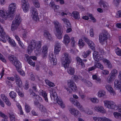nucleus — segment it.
Returning a JSON list of instances; mask_svg holds the SVG:
<instances>
[{
  "mask_svg": "<svg viewBox=\"0 0 121 121\" xmlns=\"http://www.w3.org/2000/svg\"><path fill=\"white\" fill-rule=\"evenodd\" d=\"M24 58L25 60L27 61L28 63L30 65L33 67L35 66V63L32 61L30 59V57L28 55L26 54H25V57Z\"/></svg>",
  "mask_w": 121,
  "mask_h": 121,
  "instance_id": "nucleus-15",
  "label": "nucleus"
},
{
  "mask_svg": "<svg viewBox=\"0 0 121 121\" xmlns=\"http://www.w3.org/2000/svg\"><path fill=\"white\" fill-rule=\"evenodd\" d=\"M117 109L116 110H118V111L121 113V104H119L117 106H116Z\"/></svg>",
  "mask_w": 121,
  "mask_h": 121,
  "instance_id": "nucleus-56",
  "label": "nucleus"
},
{
  "mask_svg": "<svg viewBox=\"0 0 121 121\" xmlns=\"http://www.w3.org/2000/svg\"><path fill=\"white\" fill-rule=\"evenodd\" d=\"M82 81L85 83L86 85L88 86H92V84L91 83L88 81L83 79L82 80Z\"/></svg>",
  "mask_w": 121,
  "mask_h": 121,
  "instance_id": "nucleus-39",
  "label": "nucleus"
},
{
  "mask_svg": "<svg viewBox=\"0 0 121 121\" xmlns=\"http://www.w3.org/2000/svg\"><path fill=\"white\" fill-rule=\"evenodd\" d=\"M94 119L95 121H102V118H97L96 117H94Z\"/></svg>",
  "mask_w": 121,
  "mask_h": 121,
  "instance_id": "nucleus-62",
  "label": "nucleus"
},
{
  "mask_svg": "<svg viewBox=\"0 0 121 121\" xmlns=\"http://www.w3.org/2000/svg\"><path fill=\"white\" fill-rule=\"evenodd\" d=\"M49 59L51 62H53L54 65H56L57 64V60L54 57L55 56H54L52 52H50L49 55Z\"/></svg>",
  "mask_w": 121,
  "mask_h": 121,
  "instance_id": "nucleus-19",
  "label": "nucleus"
},
{
  "mask_svg": "<svg viewBox=\"0 0 121 121\" xmlns=\"http://www.w3.org/2000/svg\"><path fill=\"white\" fill-rule=\"evenodd\" d=\"M116 17L117 18L121 17V11H119L117 13Z\"/></svg>",
  "mask_w": 121,
  "mask_h": 121,
  "instance_id": "nucleus-59",
  "label": "nucleus"
},
{
  "mask_svg": "<svg viewBox=\"0 0 121 121\" xmlns=\"http://www.w3.org/2000/svg\"><path fill=\"white\" fill-rule=\"evenodd\" d=\"M50 94V97L54 101H56L57 102L60 106L63 108L65 107V106L63 104V102L60 97L58 98L57 96V94L56 91L54 89H51L49 90V92Z\"/></svg>",
  "mask_w": 121,
  "mask_h": 121,
  "instance_id": "nucleus-3",
  "label": "nucleus"
},
{
  "mask_svg": "<svg viewBox=\"0 0 121 121\" xmlns=\"http://www.w3.org/2000/svg\"><path fill=\"white\" fill-rule=\"evenodd\" d=\"M98 55H99L97 52L94 51L93 54V58L97 62L99 61V60L98 59V58L99 57Z\"/></svg>",
  "mask_w": 121,
  "mask_h": 121,
  "instance_id": "nucleus-31",
  "label": "nucleus"
},
{
  "mask_svg": "<svg viewBox=\"0 0 121 121\" xmlns=\"http://www.w3.org/2000/svg\"><path fill=\"white\" fill-rule=\"evenodd\" d=\"M26 82L24 86V88L26 90H27L29 88V85L28 81L26 80Z\"/></svg>",
  "mask_w": 121,
  "mask_h": 121,
  "instance_id": "nucleus-58",
  "label": "nucleus"
},
{
  "mask_svg": "<svg viewBox=\"0 0 121 121\" xmlns=\"http://www.w3.org/2000/svg\"><path fill=\"white\" fill-rule=\"evenodd\" d=\"M35 6L37 8H39L40 7V4L38 0H32Z\"/></svg>",
  "mask_w": 121,
  "mask_h": 121,
  "instance_id": "nucleus-40",
  "label": "nucleus"
},
{
  "mask_svg": "<svg viewBox=\"0 0 121 121\" xmlns=\"http://www.w3.org/2000/svg\"><path fill=\"white\" fill-rule=\"evenodd\" d=\"M90 100L93 103H97L99 102V100L97 98H91Z\"/></svg>",
  "mask_w": 121,
  "mask_h": 121,
  "instance_id": "nucleus-43",
  "label": "nucleus"
},
{
  "mask_svg": "<svg viewBox=\"0 0 121 121\" xmlns=\"http://www.w3.org/2000/svg\"><path fill=\"white\" fill-rule=\"evenodd\" d=\"M68 85L73 91H75L77 90V88L75 84L72 80H70L68 82Z\"/></svg>",
  "mask_w": 121,
  "mask_h": 121,
  "instance_id": "nucleus-13",
  "label": "nucleus"
},
{
  "mask_svg": "<svg viewBox=\"0 0 121 121\" xmlns=\"http://www.w3.org/2000/svg\"><path fill=\"white\" fill-rule=\"evenodd\" d=\"M9 13H10L12 15L14 16V10L16 9V4L14 3H13L11 4L9 6Z\"/></svg>",
  "mask_w": 121,
  "mask_h": 121,
  "instance_id": "nucleus-14",
  "label": "nucleus"
},
{
  "mask_svg": "<svg viewBox=\"0 0 121 121\" xmlns=\"http://www.w3.org/2000/svg\"><path fill=\"white\" fill-rule=\"evenodd\" d=\"M38 108L41 111L42 114H45L47 112V110L41 104H39Z\"/></svg>",
  "mask_w": 121,
  "mask_h": 121,
  "instance_id": "nucleus-22",
  "label": "nucleus"
},
{
  "mask_svg": "<svg viewBox=\"0 0 121 121\" xmlns=\"http://www.w3.org/2000/svg\"><path fill=\"white\" fill-rule=\"evenodd\" d=\"M10 97L12 99H15L16 96V94L13 91H11L9 94Z\"/></svg>",
  "mask_w": 121,
  "mask_h": 121,
  "instance_id": "nucleus-38",
  "label": "nucleus"
},
{
  "mask_svg": "<svg viewBox=\"0 0 121 121\" xmlns=\"http://www.w3.org/2000/svg\"><path fill=\"white\" fill-rule=\"evenodd\" d=\"M69 100L72 104L76 106L81 111H84V109L82 106L77 100L73 98H70Z\"/></svg>",
  "mask_w": 121,
  "mask_h": 121,
  "instance_id": "nucleus-11",
  "label": "nucleus"
},
{
  "mask_svg": "<svg viewBox=\"0 0 121 121\" xmlns=\"http://www.w3.org/2000/svg\"><path fill=\"white\" fill-rule=\"evenodd\" d=\"M9 42L12 46L13 47H15L16 46V44L14 40L10 39L9 40Z\"/></svg>",
  "mask_w": 121,
  "mask_h": 121,
  "instance_id": "nucleus-48",
  "label": "nucleus"
},
{
  "mask_svg": "<svg viewBox=\"0 0 121 121\" xmlns=\"http://www.w3.org/2000/svg\"><path fill=\"white\" fill-rule=\"evenodd\" d=\"M17 70L22 75L24 76L25 75V73L24 71L22 70L21 69H17Z\"/></svg>",
  "mask_w": 121,
  "mask_h": 121,
  "instance_id": "nucleus-51",
  "label": "nucleus"
},
{
  "mask_svg": "<svg viewBox=\"0 0 121 121\" xmlns=\"http://www.w3.org/2000/svg\"><path fill=\"white\" fill-rule=\"evenodd\" d=\"M29 91L30 93V95H32V96L33 98L36 99H38L39 100L42 99L41 98L39 95L36 94L31 89H29Z\"/></svg>",
  "mask_w": 121,
  "mask_h": 121,
  "instance_id": "nucleus-21",
  "label": "nucleus"
},
{
  "mask_svg": "<svg viewBox=\"0 0 121 121\" xmlns=\"http://www.w3.org/2000/svg\"><path fill=\"white\" fill-rule=\"evenodd\" d=\"M8 58L11 62L15 66L16 69L21 68V63L16 57L13 55H11L9 56Z\"/></svg>",
  "mask_w": 121,
  "mask_h": 121,
  "instance_id": "nucleus-6",
  "label": "nucleus"
},
{
  "mask_svg": "<svg viewBox=\"0 0 121 121\" xmlns=\"http://www.w3.org/2000/svg\"><path fill=\"white\" fill-rule=\"evenodd\" d=\"M61 48L57 47H55L54 52L55 54H57L60 51Z\"/></svg>",
  "mask_w": 121,
  "mask_h": 121,
  "instance_id": "nucleus-47",
  "label": "nucleus"
},
{
  "mask_svg": "<svg viewBox=\"0 0 121 121\" xmlns=\"http://www.w3.org/2000/svg\"><path fill=\"white\" fill-rule=\"evenodd\" d=\"M84 39L88 44V45L92 50H94L95 49V45L94 43L92 41L90 40L86 37H84Z\"/></svg>",
  "mask_w": 121,
  "mask_h": 121,
  "instance_id": "nucleus-18",
  "label": "nucleus"
},
{
  "mask_svg": "<svg viewBox=\"0 0 121 121\" xmlns=\"http://www.w3.org/2000/svg\"><path fill=\"white\" fill-rule=\"evenodd\" d=\"M99 3L100 6L102 5L103 7L106 9L108 7V3L106 2L103 0H100L99 2Z\"/></svg>",
  "mask_w": 121,
  "mask_h": 121,
  "instance_id": "nucleus-27",
  "label": "nucleus"
},
{
  "mask_svg": "<svg viewBox=\"0 0 121 121\" xmlns=\"http://www.w3.org/2000/svg\"><path fill=\"white\" fill-rule=\"evenodd\" d=\"M56 29V32L55 35L59 39L62 38V31L61 30L60 26L59 23L57 21H55L53 22Z\"/></svg>",
  "mask_w": 121,
  "mask_h": 121,
  "instance_id": "nucleus-4",
  "label": "nucleus"
},
{
  "mask_svg": "<svg viewBox=\"0 0 121 121\" xmlns=\"http://www.w3.org/2000/svg\"><path fill=\"white\" fill-rule=\"evenodd\" d=\"M105 87L108 91H110L112 95L115 96L116 95L115 93L113 90L112 88L111 85L108 84L107 85L105 86Z\"/></svg>",
  "mask_w": 121,
  "mask_h": 121,
  "instance_id": "nucleus-23",
  "label": "nucleus"
},
{
  "mask_svg": "<svg viewBox=\"0 0 121 121\" xmlns=\"http://www.w3.org/2000/svg\"><path fill=\"white\" fill-rule=\"evenodd\" d=\"M94 64L96 68H97L101 70H103L104 69L103 66L101 63H99L95 62Z\"/></svg>",
  "mask_w": 121,
  "mask_h": 121,
  "instance_id": "nucleus-34",
  "label": "nucleus"
},
{
  "mask_svg": "<svg viewBox=\"0 0 121 121\" xmlns=\"http://www.w3.org/2000/svg\"><path fill=\"white\" fill-rule=\"evenodd\" d=\"M71 16L75 19H78L80 18L79 14V13L77 11L73 12H72Z\"/></svg>",
  "mask_w": 121,
  "mask_h": 121,
  "instance_id": "nucleus-30",
  "label": "nucleus"
},
{
  "mask_svg": "<svg viewBox=\"0 0 121 121\" xmlns=\"http://www.w3.org/2000/svg\"><path fill=\"white\" fill-rule=\"evenodd\" d=\"M48 49V46L46 45H44L42 47V56L43 58H45L47 56Z\"/></svg>",
  "mask_w": 121,
  "mask_h": 121,
  "instance_id": "nucleus-16",
  "label": "nucleus"
},
{
  "mask_svg": "<svg viewBox=\"0 0 121 121\" xmlns=\"http://www.w3.org/2000/svg\"><path fill=\"white\" fill-rule=\"evenodd\" d=\"M42 95L44 98L45 100L47 102H48V100L47 98V94L45 92H43L42 93Z\"/></svg>",
  "mask_w": 121,
  "mask_h": 121,
  "instance_id": "nucleus-42",
  "label": "nucleus"
},
{
  "mask_svg": "<svg viewBox=\"0 0 121 121\" xmlns=\"http://www.w3.org/2000/svg\"><path fill=\"white\" fill-rule=\"evenodd\" d=\"M108 33L106 30H104L101 33L99 36V42L101 43H103L106 41L108 39Z\"/></svg>",
  "mask_w": 121,
  "mask_h": 121,
  "instance_id": "nucleus-7",
  "label": "nucleus"
},
{
  "mask_svg": "<svg viewBox=\"0 0 121 121\" xmlns=\"http://www.w3.org/2000/svg\"><path fill=\"white\" fill-rule=\"evenodd\" d=\"M105 92L103 90H99L98 93V96L100 97L105 95Z\"/></svg>",
  "mask_w": 121,
  "mask_h": 121,
  "instance_id": "nucleus-37",
  "label": "nucleus"
},
{
  "mask_svg": "<svg viewBox=\"0 0 121 121\" xmlns=\"http://www.w3.org/2000/svg\"><path fill=\"white\" fill-rule=\"evenodd\" d=\"M31 16L33 19L36 22L39 21V18L36 9L32 8L30 10Z\"/></svg>",
  "mask_w": 121,
  "mask_h": 121,
  "instance_id": "nucleus-9",
  "label": "nucleus"
},
{
  "mask_svg": "<svg viewBox=\"0 0 121 121\" xmlns=\"http://www.w3.org/2000/svg\"><path fill=\"white\" fill-rule=\"evenodd\" d=\"M103 61L104 63H106V65H107V67L108 68H111L112 67V66L110 61L106 59H104L103 60Z\"/></svg>",
  "mask_w": 121,
  "mask_h": 121,
  "instance_id": "nucleus-35",
  "label": "nucleus"
},
{
  "mask_svg": "<svg viewBox=\"0 0 121 121\" xmlns=\"http://www.w3.org/2000/svg\"><path fill=\"white\" fill-rule=\"evenodd\" d=\"M104 102L105 106L107 108L113 110H116L117 108L116 104L113 101L106 100Z\"/></svg>",
  "mask_w": 121,
  "mask_h": 121,
  "instance_id": "nucleus-8",
  "label": "nucleus"
},
{
  "mask_svg": "<svg viewBox=\"0 0 121 121\" xmlns=\"http://www.w3.org/2000/svg\"><path fill=\"white\" fill-rule=\"evenodd\" d=\"M118 78H119V79L120 80V81L119 80H116V79L115 80L114 86H115V82H116V81H118V83H118V86L121 87V71H120L119 72V75H118Z\"/></svg>",
  "mask_w": 121,
  "mask_h": 121,
  "instance_id": "nucleus-32",
  "label": "nucleus"
},
{
  "mask_svg": "<svg viewBox=\"0 0 121 121\" xmlns=\"http://www.w3.org/2000/svg\"><path fill=\"white\" fill-rule=\"evenodd\" d=\"M22 7L24 12H26L28 10L29 5L28 0H22Z\"/></svg>",
  "mask_w": 121,
  "mask_h": 121,
  "instance_id": "nucleus-12",
  "label": "nucleus"
},
{
  "mask_svg": "<svg viewBox=\"0 0 121 121\" xmlns=\"http://www.w3.org/2000/svg\"><path fill=\"white\" fill-rule=\"evenodd\" d=\"M91 53V51L90 50H88L86 52H84L83 54V56L84 58L88 56Z\"/></svg>",
  "mask_w": 121,
  "mask_h": 121,
  "instance_id": "nucleus-44",
  "label": "nucleus"
},
{
  "mask_svg": "<svg viewBox=\"0 0 121 121\" xmlns=\"http://www.w3.org/2000/svg\"><path fill=\"white\" fill-rule=\"evenodd\" d=\"M31 88L33 91L35 92H37L38 91V87L37 85L34 83H32L31 84Z\"/></svg>",
  "mask_w": 121,
  "mask_h": 121,
  "instance_id": "nucleus-33",
  "label": "nucleus"
},
{
  "mask_svg": "<svg viewBox=\"0 0 121 121\" xmlns=\"http://www.w3.org/2000/svg\"><path fill=\"white\" fill-rule=\"evenodd\" d=\"M69 109L70 113L74 116H77L79 114V111L76 109L70 108Z\"/></svg>",
  "mask_w": 121,
  "mask_h": 121,
  "instance_id": "nucleus-24",
  "label": "nucleus"
},
{
  "mask_svg": "<svg viewBox=\"0 0 121 121\" xmlns=\"http://www.w3.org/2000/svg\"><path fill=\"white\" fill-rule=\"evenodd\" d=\"M0 116L3 117V118H7L8 117L7 116L1 111H0Z\"/></svg>",
  "mask_w": 121,
  "mask_h": 121,
  "instance_id": "nucleus-60",
  "label": "nucleus"
},
{
  "mask_svg": "<svg viewBox=\"0 0 121 121\" xmlns=\"http://www.w3.org/2000/svg\"><path fill=\"white\" fill-rule=\"evenodd\" d=\"M42 45V42H36L35 40H32L28 47L27 50L29 54L31 53L34 49L35 53L37 56H39L41 53L40 49Z\"/></svg>",
  "mask_w": 121,
  "mask_h": 121,
  "instance_id": "nucleus-1",
  "label": "nucleus"
},
{
  "mask_svg": "<svg viewBox=\"0 0 121 121\" xmlns=\"http://www.w3.org/2000/svg\"><path fill=\"white\" fill-rule=\"evenodd\" d=\"M117 81H116L115 84V87L117 89L120 90V91L121 92V87L118 86V84L119 83Z\"/></svg>",
  "mask_w": 121,
  "mask_h": 121,
  "instance_id": "nucleus-54",
  "label": "nucleus"
},
{
  "mask_svg": "<svg viewBox=\"0 0 121 121\" xmlns=\"http://www.w3.org/2000/svg\"><path fill=\"white\" fill-rule=\"evenodd\" d=\"M70 40V39L68 35H65L64 37L63 43L67 45L69 43Z\"/></svg>",
  "mask_w": 121,
  "mask_h": 121,
  "instance_id": "nucleus-25",
  "label": "nucleus"
},
{
  "mask_svg": "<svg viewBox=\"0 0 121 121\" xmlns=\"http://www.w3.org/2000/svg\"><path fill=\"white\" fill-rule=\"evenodd\" d=\"M94 109L96 111L102 113H104L105 112V110L103 107L101 106L95 107L94 108Z\"/></svg>",
  "mask_w": 121,
  "mask_h": 121,
  "instance_id": "nucleus-26",
  "label": "nucleus"
},
{
  "mask_svg": "<svg viewBox=\"0 0 121 121\" xmlns=\"http://www.w3.org/2000/svg\"><path fill=\"white\" fill-rule=\"evenodd\" d=\"M44 35L49 40H50L52 39V38L51 34L48 32L47 30H44Z\"/></svg>",
  "mask_w": 121,
  "mask_h": 121,
  "instance_id": "nucleus-28",
  "label": "nucleus"
},
{
  "mask_svg": "<svg viewBox=\"0 0 121 121\" xmlns=\"http://www.w3.org/2000/svg\"><path fill=\"white\" fill-rule=\"evenodd\" d=\"M1 99L5 102L9 99L4 94H1Z\"/></svg>",
  "mask_w": 121,
  "mask_h": 121,
  "instance_id": "nucleus-50",
  "label": "nucleus"
},
{
  "mask_svg": "<svg viewBox=\"0 0 121 121\" xmlns=\"http://www.w3.org/2000/svg\"><path fill=\"white\" fill-rule=\"evenodd\" d=\"M59 47L60 48H61L60 44L58 41H57L56 42L55 44V47Z\"/></svg>",
  "mask_w": 121,
  "mask_h": 121,
  "instance_id": "nucleus-61",
  "label": "nucleus"
},
{
  "mask_svg": "<svg viewBox=\"0 0 121 121\" xmlns=\"http://www.w3.org/2000/svg\"><path fill=\"white\" fill-rule=\"evenodd\" d=\"M0 17L5 19L8 17L10 18V19L13 18V16L9 13V12L7 13L6 11L3 10L0 11Z\"/></svg>",
  "mask_w": 121,
  "mask_h": 121,
  "instance_id": "nucleus-10",
  "label": "nucleus"
},
{
  "mask_svg": "<svg viewBox=\"0 0 121 121\" xmlns=\"http://www.w3.org/2000/svg\"><path fill=\"white\" fill-rule=\"evenodd\" d=\"M64 56L63 57V59H61L62 64L64 65L65 68H68L67 72L69 74L73 75L75 72L74 68L71 67H68L71 61L70 58L69 56L67 53H64Z\"/></svg>",
  "mask_w": 121,
  "mask_h": 121,
  "instance_id": "nucleus-2",
  "label": "nucleus"
},
{
  "mask_svg": "<svg viewBox=\"0 0 121 121\" xmlns=\"http://www.w3.org/2000/svg\"><path fill=\"white\" fill-rule=\"evenodd\" d=\"M22 19L21 17L18 14H17L14 20L13 21L11 29L12 31L16 29L21 22Z\"/></svg>",
  "mask_w": 121,
  "mask_h": 121,
  "instance_id": "nucleus-5",
  "label": "nucleus"
},
{
  "mask_svg": "<svg viewBox=\"0 0 121 121\" xmlns=\"http://www.w3.org/2000/svg\"><path fill=\"white\" fill-rule=\"evenodd\" d=\"M14 77L15 78L16 84L19 87H21L22 86V83L19 76L17 74H15L14 75Z\"/></svg>",
  "mask_w": 121,
  "mask_h": 121,
  "instance_id": "nucleus-17",
  "label": "nucleus"
},
{
  "mask_svg": "<svg viewBox=\"0 0 121 121\" xmlns=\"http://www.w3.org/2000/svg\"><path fill=\"white\" fill-rule=\"evenodd\" d=\"M102 73L103 74L106 75L109 74V72L108 71L106 70H104L102 71Z\"/></svg>",
  "mask_w": 121,
  "mask_h": 121,
  "instance_id": "nucleus-64",
  "label": "nucleus"
},
{
  "mask_svg": "<svg viewBox=\"0 0 121 121\" xmlns=\"http://www.w3.org/2000/svg\"><path fill=\"white\" fill-rule=\"evenodd\" d=\"M0 59L2 61L6 62V61L5 59L4 56L0 53Z\"/></svg>",
  "mask_w": 121,
  "mask_h": 121,
  "instance_id": "nucleus-57",
  "label": "nucleus"
},
{
  "mask_svg": "<svg viewBox=\"0 0 121 121\" xmlns=\"http://www.w3.org/2000/svg\"><path fill=\"white\" fill-rule=\"evenodd\" d=\"M46 83L49 86L52 87L55 86L54 84L49 81L48 79H46L45 80Z\"/></svg>",
  "mask_w": 121,
  "mask_h": 121,
  "instance_id": "nucleus-41",
  "label": "nucleus"
},
{
  "mask_svg": "<svg viewBox=\"0 0 121 121\" xmlns=\"http://www.w3.org/2000/svg\"><path fill=\"white\" fill-rule=\"evenodd\" d=\"M116 77L115 76L110 73L109 74V76L107 78V82L108 83H110Z\"/></svg>",
  "mask_w": 121,
  "mask_h": 121,
  "instance_id": "nucleus-29",
  "label": "nucleus"
},
{
  "mask_svg": "<svg viewBox=\"0 0 121 121\" xmlns=\"http://www.w3.org/2000/svg\"><path fill=\"white\" fill-rule=\"evenodd\" d=\"M110 73L116 77L118 73V71L116 69H113L111 71Z\"/></svg>",
  "mask_w": 121,
  "mask_h": 121,
  "instance_id": "nucleus-49",
  "label": "nucleus"
},
{
  "mask_svg": "<svg viewBox=\"0 0 121 121\" xmlns=\"http://www.w3.org/2000/svg\"><path fill=\"white\" fill-rule=\"evenodd\" d=\"M98 51L99 53L100 54H105V52H104L103 49L102 48H99L98 49Z\"/></svg>",
  "mask_w": 121,
  "mask_h": 121,
  "instance_id": "nucleus-55",
  "label": "nucleus"
},
{
  "mask_svg": "<svg viewBox=\"0 0 121 121\" xmlns=\"http://www.w3.org/2000/svg\"><path fill=\"white\" fill-rule=\"evenodd\" d=\"M78 44L80 48H82L84 45V44L83 42V40L82 39L79 40L78 42Z\"/></svg>",
  "mask_w": 121,
  "mask_h": 121,
  "instance_id": "nucleus-46",
  "label": "nucleus"
},
{
  "mask_svg": "<svg viewBox=\"0 0 121 121\" xmlns=\"http://www.w3.org/2000/svg\"><path fill=\"white\" fill-rule=\"evenodd\" d=\"M55 3L54 1H52L50 3L49 6L51 7H53L55 5Z\"/></svg>",
  "mask_w": 121,
  "mask_h": 121,
  "instance_id": "nucleus-63",
  "label": "nucleus"
},
{
  "mask_svg": "<svg viewBox=\"0 0 121 121\" xmlns=\"http://www.w3.org/2000/svg\"><path fill=\"white\" fill-rule=\"evenodd\" d=\"M9 117L11 121H15V118L14 113L11 112L9 113Z\"/></svg>",
  "mask_w": 121,
  "mask_h": 121,
  "instance_id": "nucleus-36",
  "label": "nucleus"
},
{
  "mask_svg": "<svg viewBox=\"0 0 121 121\" xmlns=\"http://www.w3.org/2000/svg\"><path fill=\"white\" fill-rule=\"evenodd\" d=\"M25 109L26 112L28 113L30 112V108L29 105L26 104L25 105Z\"/></svg>",
  "mask_w": 121,
  "mask_h": 121,
  "instance_id": "nucleus-45",
  "label": "nucleus"
},
{
  "mask_svg": "<svg viewBox=\"0 0 121 121\" xmlns=\"http://www.w3.org/2000/svg\"><path fill=\"white\" fill-rule=\"evenodd\" d=\"M114 117L117 118H118L119 117H121V114L117 112H115L113 113Z\"/></svg>",
  "mask_w": 121,
  "mask_h": 121,
  "instance_id": "nucleus-52",
  "label": "nucleus"
},
{
  "mask_svg": "<svg viewBox=\"0 0 121 121\" xmlns=\"http://www.w3.org/2000/svg\"><path fill=\"white\" fill-rule=\"evenodd\" d=\"M115 52L119 56H121V50L119 48H117L116 49Z\"/></svg>",
  "mask_w": 121,
  "mask_h": 121,
  "instance_id": "nucleus-53",
  "label": "nucleus"
},
{
  "mask_svg": "<svg viewBox=\"0 0 121 121\" xmlns=\"http://www.w3.org/2000/svg\"><path fill=\"white\" fill-rule=\"evenodd\" d=\"M5 33L2 27L0 25V36L4 40L0 39V40L2 41L4 43L6 42V40L4 39H5Z\"/></svg>",
  "mask_w": 121,
  "mask_h": 121,
  "instance_id": "nucleus-20",
  "label": "nucleus"
}]
</instances>
